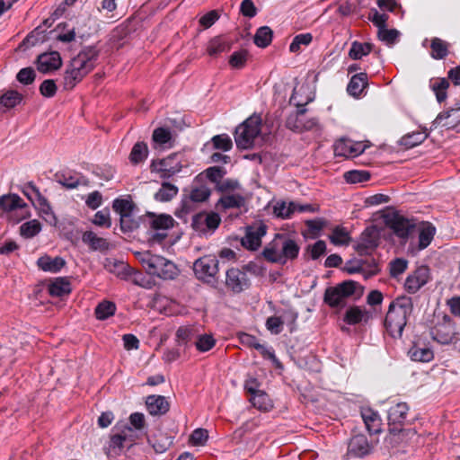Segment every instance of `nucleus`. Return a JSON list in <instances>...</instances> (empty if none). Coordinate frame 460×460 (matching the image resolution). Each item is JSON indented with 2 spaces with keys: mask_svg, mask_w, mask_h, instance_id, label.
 Here are the masks:
<instances>
[{
  "mask_svg": "<svg viewBox=\"0 0 460 460\" xmlns=\"http://www.w3.org/2000/svg\"><path fill=\"white\" fill-rule=\"evenodd\" d=\"M261 132V119L259 117H250L240 124L234 132V140L238 148L249 149L252 147L255 139Z\"/></svg>",
  "mask_w": 460,
  "mask_h": 460,
  "instance_id": "nucleus-7",
  "label": "nucleus"
},
{
  "mask_svg": "<svg viewBox=\"0 0 460 460\" xmlns=\"http://www.w3.org/2000/svg\"><path fill=\"white\" fill-rule=\"evenodd\" d=\"M296 242L286 234H278L263 249L262 255L270 262L286 264L294 261L299 254Z\"/></svg>",
  "mask_w": 460,
  "mask_h": 460,
  "instance_id": "nucleus-3",
  "label": "nucleus"
},
{
  "mask_svg": "<svg viewBox=\"0 0 460 460\" xmlns=\"http://www.w3.org/2000/svg\"><path fill=\"white\" fill-rule=\"evenodd\" d=\"M146 405L151 415H164L170 408L166 398L163 395H148L146 399Z\"/></svg>",
  "mask_w": 460,
  "mask_h": 460,
  "instance_id": "nucleus-24",
  "label": "nucleus"
},
{
  "mask_svg": "<svg viewBox=\"0 0 460 460\" xmlns=\"http://www.w3.org/2000/svg\"><path fill=\"white\" fill-rule=\"evenodd\" d=\"M431 57L435 59H442L447 56V43L441 39L434 38L431 41Z\"/></svg>",
  "mask_w": 460,
  "mask_h": 460,
  "instance_id": "nucleus-51",
  "label": "nucleus"
},
{
  "mask_svg": "<svg viewBox=\"0 0 460 460\" xmlns=\"http://www.w3.org/2000/svg\"><path fill=\"white\" fill-rule=\"evenodd\" d=\"M390 227L401 238H407L415 231V224L403 217L394 216L390 221Z\"/></svg>",
  "mask_w": 460,
  "mask_h": 460,
  "instance_id": "nucleus-21",
  "label": "nucleus"
},
{
  "mask_svg": "<svg viewBox=\"0 0 460 460\" xmlns=\"http://www.w3.org/2000/svg\"><path fill=\"white\" fill-rule=\"evenodd\" d=\"M418 234L419 250L427 248L434 238L436 234L435 226L429 222H422L418 226L415 225V231Z\"/></svg>",
  "mask_w": 460,
  "mask_h": 460,
  "instance_id": "nucleus-23",
  "label": "nucleus"
},
{
  "mask_svg": "<svg viewBox=\"0 0 460 460\" xmlns=\"http://www.w3.org/2000/svg\"><path fill=\"white\" fill-rule=\"evenodd\" d=\"M412 310V300L409 296L398 297L390 304L385 319V326L392 337L400 338L402 336Z\"/></svg>",
  "mask_w": 460,
  "mask_h": 460,
  "instance_id": "nucleus-2",
  "label": "nucleus"
},
{
  "mask_svg": "<svg viewBox=\"0 0 460 460\" xmlns=\"http://www.w3.org/2000/svg\"><path fill=\"white\" fill-rule=\"evenodd\" d=\"M266 229V226L263 224L248 226L245 235L242 238V245L249 250H257L261 246V238L265 235Z\"/></svg>",
  "mask_w": 460,
  "mask_h": 460,
  "instance_id": "nucleus-14",
  "label": "nucleus"
},
{
  "mask_svg": "<svg viewBox=\"0 0 460 460\" xmlns=\"http://www.w3.org/2000/svg\"><path fill=\"white\" fill-rule=\"evenodd\" d=\"M98 53L94 48L81 50L70 62L64 75V88L73 89L94 67Z\"/></svg>",
  "mask_w": 460,
  "mask_h": 460,
  "instance_id": "nucleus-1",
  "label": "nucleus"
},
{
  "mask_svg": "<svg viewBox=\"0 0 460 460\" xmlns=\"http://www.w3.org/2000/svg\"><path fill=\"white\" fill-rule=\"evenodd\" d=\"M334 154L336 156L354 157L352 140L340 139L334 144Z\"/></svg>",
  "mask_w": 460,
  "mask_h": 460,
  "instance_id": "nucleus-50",
  "label": "nucleus"
},
{
  "mask_svg": "<svg viewBox=\"0 0 460 460\" xmlns=\"http://www.w3.org/2000/svg\"><path fill=\"white\" fill-rule=\"evenodd\" d=\"M224 208H239L244 205V198L240 194H226L219 199Z\"/></svg>",
  "mask_w": 460,
  "mask_h": 460,
  "instance_id": "nucleus-49",
  "label": "nucleus"
},
{
  "mask_svg": "<svg viewBox=\"0 0 460 460\" xmlns=\"http://www.w3.org/2000/svg\"><path fill=\"white\" fill-rule=\"evenodd\" d=\"M214 148L224 152L229 151L233 147V142L226 134L217 135L211 139Z\"/></svg>",
  "mask_w": 460,
  "mask_h": 460,
  "instance_id": "nucleus-55",
  "label": "nucleus"
},
{
  "mask_svg": "<svg viewBox=\"0 0 460 460\" xmlns=\"http://www.w3.org/2000/svg\"><path fill=\"white\" fill-rule=\"evenodd\" d=\"M371 317V314L366 309H362L359 306L349 307L345 315L344 321L350 325H354L359 323H367Z\"/></svg>",
  "mask_w": 460,
  "mask_h": 460,
  "instance_id": "nucleus-29",
  "label": "nucleus"
},
{
  "mask_svg": "<svg viewBox=\"0 0 460 460\" xmlns=\"http://www.w3.org/2000/svg\"><path fill=\"white\" fill-rule=\"evenodd\" d=\"M221 222L217 213H199L192 218L193 229L200 234L214 232Z\"/></svg>",
  "mask_w": 460,
  "mask_h": 460,
  "instance_id": "nucleus-11",
  "label": "nucleus"
},
{
  "mask_svg": "<svg viewBox=\"0 0 460 460\" xmlns=\"http://www.w3.org/2000/svg\"><path fill=\"white\" fill-rule=\"evenodd\" d=\"M358 292L362 293L361 286L353 280L343 281L334 288H329L324 293V302L332 307L343 306L346 298Z\"/></svg>",
  "mask_w": 460,
  "mask_h": 460,
  "instance_id": "nucleus-6",
  "label": "nucleus"
},
{
  "mask_svg": "<svg viewBox=\"0 0 460 460\" xmlns=\"http://www.w3.org/2000/svg\"><path fill=\"white\" fill-rule=\"evenodd\" d=\"M239 340L243 345L250 348H254L257 350H259L263 357L271 359L273 362L278 361L274 350L271 348L269 349L264 345L261 344L254 336L245 332H242L239 334Z\"/></svg>",
  "mask_w": 460,
  "mask_h": 460,
  "instance_id": "nucleus-22",
  "label": "nucleus"
},
{
  "mask_svg": "<svg viewBox=\"0 0 460 460\" xmlns=\"http://www.w3.org/2000/svg\"><path fill=\"white\" fill-rule=\"evenodd\" d=\"M22 99V96L18 92L13 90L7 91L0 97V111L4 112L13 108L21 102Z\"/></svg>",
  "mask_w": 460,
  "mask_h": 460,
  "instance_id": "nucleus-38",
  "label": "nucleus"
},
{
  "mask_svg": "<svg viewBox=\"0 0 460 460\" xmlns=\"http://www.w3.org/2000/svg\"><path fill=\"white\" fill-rule=\"evenodd\" d=\"M182 169L180 155L177 154L170 155L169 156L153 161L151 164V171L159 173L163 179H169L176 173L180 172Z\"/></svg>",
  "mask_w": 460,
  "mask_h": 460,
  "instance_id": "nucleus-10",
  "label": "nucleus"
},
{
  "mask_svg": "<svg viewBox=\"0 0 460 460\" xmlns=\"http://www.w3.org/2000/svg\"><path fill=\"white\" fill-rule=\"evenodd\" d=\"M429 87L433 91L436 95L437 101L438 102H444L447 95V90L449 87V82L446 78H435L431 79L429 83Z\"/></svg>",
  "mask_w": 460,
  "mask_h": 460,
  "instance_id": "nucleus-37",
  "label": "nucleus"
},
{
  "mask_svg": "<svg viewBox=\"0 0 460 460\" xmlns=\"http://www.w3.org/2000/svg\"><path fill=\"white\" fill-rule=\"evenodd\" d=\"M112 208L120 216V226L123 231H130L133 226L130 223V217L133 210V204L127 199H116Z\"/></svg>",
  "mask_w": 460,
  "mask_h": 460,
  "instance_id": "nucleus-16",
  "label": "nucleus"
},
{
  "mask_svg": "<svg viewBox=\"0 0 460 460\" xmlns=\"http://www.w3.org/2000/svg\"><path fill=\"white\" fill-rule=\"evenodd\" d=\"M153 142L163 148L172 146V136L169 128H157L154 130L152 136Z\"/></svg>",
  "mask_w": 460,
  "mask_h": 460,
  "instance_id": "nucleus-33",
  "label": "nucleus"
},
{
  "mask_svg": "<svg viewBox=\"0 0 460 460\" xmlns=\"http://www.w3.org/2000/svg\"><path fill=\"white\" fill-rule=\"evenodd\" d=\"M305 112V109L299 108L296 114L289 115L286 121L287 128L295 132H302V123Z\"/></svg>",
  "mask_w": 460,
  "mask_h": 460,
  "instance_id": "nucleus-47",
  "label": "nucleus"
},
{
  "mask_svg": "<svg viewBox=\"0 0 460 460\" xmlns=\"http://www.w3.org/2000/svg\"><path fill=\"white\" fill-rule=\"evenodd\" d=\"M371 452V446L363 434L353 436L348 446V454L355 457H364Z\"/></svg>",
  "mask_w": 460,
  "mask_h": 460,
  "instance_id": "nucleus-19",
  "label": "nucleus"
},
{
  "mask_svg": "<svg viewBox=\"0 0 460 460\" xmlns=\"http://www.w3.org/2000/svg\"><path fill=\"white\" fill-rule=\"evenodd\" d=\"M0 209L4 212L20 211L22 217L29 216L28 206L17 194H7L0 197Z\"/></svg>",
  "mask_w": 460,
  "mask_h": 460,
  "instance_id": "nucleus-13",
  "label": "nucleus"
},
{
  "mask_svg": "<svg viewBox=\"0 0 460 460\" xmlns=\"http://www.w3.org/2000/svg\"><path fill=\"white\" fill-rule=\"evenodd\" d=\"M460 124V105L438 114L432 122L433 128H454Z\"/></svg>",
  "mask_w": 460,
  "mask_h": 460,
  "instance_id": "nucleus-15",
  "label": "nucleus"
},
{
  "mask_svg": "<svg viewBox=\"0 0 460 460\" xmlns=\"http://www.w3.org/2000/svg\"><path fill=\"white\" fill-rule=\"evenodd\" d=\"M70 292V283L66 279L58 278L49 285V293L52 296L60 297Z\"/></svg>",
  "mask_w": 460,
  "mask_h": 460,
  "instance_id": "nucleus-39",
  "label": "nucleus"
},
{
  "mask_svg": "<svg viewBox=\"0 0 460 460\" xmlns=\"http://www.w3.org/2000/svg\"><path fill=\"white\" fill-rule=\"evenodd\" d=\"M313 36L311 33H302L296 35L289 45L290 52L296 53L301 49V46H307L312 42Z\"/></svg>",
  "mask_w": 460,
  "mask_h": 460,
  "instance_id": "nucleus-54",
  "label": "nucleus"
},
{
  "mask_svg": "<svg viewBox=\"0 0 460 460\" xmlns=\"http://www.w3.org/2000/svg\"><path fill=\"white\" fill-rule=\"evenodd\" d=\"M137 259L146 273L163 279H173L179 274L177 266L170 260L149 251L138 252Z\"/></svg>",
  "mask_w": 460,
  "mask_h": 460,
  "instance_id": "nucleus-4",
  "label": "nucleus"
},
{
  "mask_svg": "<svg viewBox=\"0 0 460 460\" xmlns=\"http://www.w3.org/2000/svg\"><path fill=\"white\" fill-rule=\"evenodd\" d=\"M372 47L373 45L370 43L354 41L349 49V56L354 60L360 59L371 52Z\"/></svg>",
  "mask_w": 460,
  "mask_h": 460,
  "instance_id": "nucleus-46",
  "label": "nucleus"
},
{
  "mask_svg": "<svg viewBox=\"0 0 460 460\" xmlns=\"http://www.w3.org/2000/svg\"><path fill=\"white\" fill-rule=\"evenodd\" d=\"M377 234L374 229H367L363 232L360 243L358 244L357 250L360 254L367 253L368 250H373L377 246Z\"/></svg>",
  "mask_w": 460,
  "mask_h": 460,
  "instance_id": "nucleus-30",
  "label": "nucleus"
},
{
  "mask_svg": "<svg viewBox=\"0 0 460 460\" xmlns=\"http://www.w3.org/2000/svg\"><path fill=\"white\" fill-rule=\"evenodd\" d=\"M296 210V205L293 202H277L274 206V214L281 218L289 217Z\"/></svg>",
  "mask_w": 460,
  "mask_h": 460,
  "instance_id": "nucleus-53",
  "label": "nucleus"
},
{
  "mask_svg": "<svg viewBox=\"0 0 460 460\" xmlns=\"http://www.w3.org/2000/svg\"><path fill=\"white\" fill-rule=\"evenodd\" d=\"M66 261L61 257L51 258L49 255L41 256L37 261L38 267L43 271L57 273L65 266Z\"/></svg>",
  "mask_w": 460,
  "mask_h": 460,
  "instance_id": "nucleus-27",
  "label": "nucleus"
},
{
  "mask_svg": "<svg viewBox=\"0 0 460 460\" xmlns=\"http://www.w3.org/2000/svg\"><path fill=\"white\" fill-rule=\"evenodd\" d=\"M409 356L411 360L417 362H429L433 359V351L426 347L412 346L409 350Z\"/></svg>",
  "mask_w": 460,
  "mask_h": 460,
  "instance_id": "nucleus-40",
  "label": "nucleus"
},
{
  "mask_svg": "<svg viewBox=\"0 0 460 460\" xmlns=\"http://www.w3.org/2000/svg\"><path fill=\"white\" fill-rule=\"evenodd\" d=\"M367 85V75L366 73H358L354 75L348 86L349 94L357 97L359 96Z\"/></svg>",
  "mask_w": 460,
  "mask_h": 460,
  "instance_id": "nucleus-31",
  "label": "nucleus"
},
{
  "mask_svg": "<svg viewBox=\"0 0 460 460\" xmlns=\"http://www.w3.org/2000/svg\"><path fill=\"white\" fill-rule=\"evenodd\" d=\"M148 155V147L145 142H137L129 154V161L133 164L144 162Z\"/></svg>",
  "mask_w": 460,
  "mask_h": 460,
  "instance_id": "nucleus-42",
  "label": "nucleus"
},
{
  "mask_svg": "<svg viewBox=\"0 0 460 460\" xmlns=\"http://www.w3.org/2000/svg\"><path fill=\"white\" fill-rule=\"evenodd\" d=\"M193 270L199 279L210 283L218 272V260L215 255L203 256L194 262Z\"/></svg>",
  "mask_w": 460,
  "mask_h": 460,
  "instance_id": "nucleus-8",
  "label": "nucleus"
},
{
  "mask_svg": "<svg viewBox=\"0 0 460 460\" xmlns=\"http://www.w3.org/2000/svg\"><path fill=\"white\" fill-rule=\"evenodd\" d=\"M174 219L169 215H160L151 221V227L156 231L153 240L161 243L166 236V231L173 226Z\"/></svg>",
  "mask_w": 460,
  "mask_h": 460,
  "instance_id": "nucleus-18",
  "label": "nucleus"
},
{
  "mask_svg": "<svg viewBox=\"0 0 460 460\" xmlns=\"http://www.w3.org/2000/svg\"><path fill=\"white\" fill-rule=\"evenodd\" d=\"M272 36L273 31L270 27H260L254 35V43L260 48H266L270 44Z\"/></svg>",
  "mask_w": 460,
  "mask_h": 460,
  "instance_id": "nucleus-44",
  "label": "nucleus"
},
{
  "mask_svg": "<svg viewBox=\"0 0 460 460\" xmlns=\"http://www.w3.org/2000/svg\"><path fill=\"white\" fill-rule=\"evenodd\" d=\"M428 137L429 133L426 131L411 132L403 136L400 139V144L405 148H412L421 144Z\"/></svg>",
  "mask_w": 460,
  "mask_h": 460,
  "instance_id": "nucleus-41",
  "label": "nucleus"
},
{
  "mask_svg": "<svg viewBox=\"0 0 460 460\" xmlns=\"http://www.w3.org/2000/svg\"><path fill=\"white\" fill-rule=\"evenodd\" d=\"M39 209L40 217L50 226H56L58 218L55 216L49 201L42 196L33 204Z\"/></svg>",
  "mask_w": 460,
  "mask_h": 460,
  "instance_id": "nucleus-32",
  "label": "nucleus"
},
{
  "mask_svg": "<svg viewBox=\"0 0 460 460\" xmlns=\"http://www.w3.org/2000/svg\"><path fill=\"white\" fill-rule=\"evenodd\" d=\"M400 32L395 29L382 28L377 31L378 39L386 45H393L398 39Z\"/></svg>",
  "mask_w": 460,
  "mask_h": 460,
  "instance_id": "nucleus-58",
  "label": "nucleus"
},
{
  "mask_svg": "<svg viewBox=\"0 0 460 460\" xmlns=\"http://www.w3.org/2000/svg\"><path fill=\"white\" fill-rule=\"evenodd\" d=\"M229 49V45L223 38L215 37L208 43L207 52L211 57H217L223 52L228 51Z\"/></svg>",
  "mask_w": 460,
  "mask_h": 460,
  "instance_id": "nucleus-43",
  "label": "nucleus"
},
{
  "mask_svg": "<svg viewBox=\"0 0 460 460\" xmlns=\"http://www.w3.org/2000/svg\"><path fill=\"white\" fill-rule=\"evenodd\" d=\"M247 56L248 52L245 49L234 52L229 58L230 66L234 68H243L245 66Z\"/></svg>",
  "mask_w": 460,
  "mask_h": 460,
  "instance_id": "nucleus-61",
  "label": "nucleus"
},
{
  "mask_svg": "<svg viewBox=\"0 0 460 460\" xmlns=\"http://www.w3.org/2000/svg\"><path fill=\"white\" fill-rule=\"evenodd\" d=\"M409 406L406 402H397L388 410L389 432L395 441H403L405 438L414 437V429H402L397 427L404 424L407 419Z\"/></svg>",
  "mask_w": 460,
  "mask_h": 460,
  "instance_id": "nucleus-5",
  "label": "nucleus"
},
{
  "mask_svg": "<svg viewBox=\"0 0 460 460\" xmlns=\"http://www.w3.org/2000/svg\"><path fill=\"white\" fill-rule=\"evenodd\" d=\"M40 230L41 225L36 219L25 222L20 226V234L25 238L34 237L40 232Z\"/></svg>",
  "mask_w": 460,
  "mask_h": 460,
  "instance_id": "nucleus-52",
  "label": "nucleus"
},
{
  "mask_svg": "<svg viewBox=\"0 0 460 460\" xmlns=\"http://www.w3.org/2000/svg\"><path fill=\"white\" fill-rule=\"evenodd\" d=\"M211 191L205 185L193 187L190 193V199L194 202H203L208 199Z\"/></svg>",
  "mask_w": 460,
  "mask_h": 460,
  "instance_id": "nucleus-57",
  "label": "nucleus"
},
{
  "mask_svg": "<svg viewBox=\"0 0 460 460\" xmlns=\"http://www.w3.org/2000/svg\"><path fill=\"white\" fill-rule=\"evenodd\" d=\"M103 266L109 272L122 279H126L133 273V270L126 262L114 258H106Z\"/></svg>",
  "mask_w": 460,
  "mask_h": 460,
  "instance_id": "nucleus-25",
  "label": "nucleus"
},
{
  "mask_svg": "<svg viewBox=\"0 0 460 460\" xmlns=\"http://www.w3.org/2000/svg\"><path fill=\"white\" fill-rule=\"evenodd\" d=\"M197 332L192 326H181L176 332V337L179 342L186 343L190 341Z\"/></svg>",
  "mask_w": 460,
  "mask_h": 460,
  "instance_id": "nucleus-64",
  "label": "nucleus"
},
{
  "mask_svg": "<svg viewBox=\"0 0 460 460\" xmlns=\"http://www.w3.org/2000/svg\"><path fill=\"white\" fill-rule=\"evenodd\" d=\"M250 402L254 407L261 411H269L272 408V403L270 397L262 390L251 395Z\"/></svg>",
  "mask_w": 460,
  "mask_h": 460,
  "instance_id": "nucleus-45",
  "label": "nucleus"
},
{
  "mask_svg": "<svg viewBox=\"0 0 460 460\" xmlns=\"http://www.w3.org/2000/svg\"><path fill=\"white\" fill-rule=\"evenodd\" d=\"M62 65L60 55L57 51L43 53L38 57V69L41 73H49L58 69Z\"/></svg>",
  "mask_w": 460,
  "mask_h": 460,
  "instance_id": "nucleus-20",
  "label": "nucleus"
},
{
  "mask_svg": "<svg viewBox=\"0 0 460 460\" xmlns=\"http://www.w3.org/2000/svg\"><path fill=\"white\" fill-rule=\"evenodd\" d=\"M208 438V432L205 429H196L190 437V443L192 446H203Z\"/></svg>",
  "mask_w": 460,
  "mask_h": 460,
  "instance_id": "nucleus-63",
  "label": "nucleus"
},
{
  "mask_svg": "<svg viewBox=\"0 0 460 460\" xmlns=\"http://www.w3.org/2000/svg\"><path fill=\"white\" fill-rule=\"evenodd\" d=\"M430 335L440 344L451 343L456 336L455 323L448 315H444L442 320L430 329Z\"/></svg>",
  "mask_w": 460,
  "mask_h": 460,
  "instance_id": "nucleus-9",
  "label": "nucleus"
},
{
  "mask_svg": "<svg viewBox=\"0 0 460 460\" xmlns=\"http://www.w3.org/2000/svg\"><path fill=\"white\" fill-rule=\"evenodd\" d=\"M116 305L111 301H102L95 308V315L99 320H105L115 314Z\"/></svg>",
  "mask_w": 460,
  "mask_h": 460,
  "instance_id": "nucleus-48",
  "label": "nucleus"
},
{
  "mask_svg": "<svg viewBox=\"0 0 460 460\" xmlns=\"http://www.w3.org/2000/svg\"><path fill=\"white\" fill-rule=\"evenodd\" d=\"M57 181L66 189H75L79 185L78 177L71 174H56Z\"/></svg>",
  "mask_w": 460,
  "mask_h": 460,
  "instance_id": "nucleus-62",
  "label": "nucleus"
},
{
  "mask_svg": "<svg viewBox=\"0 0 460 460\" xmlns=\"http://www.w3.org/2000/svg\"><path fill=\"white\" fill-rule=\"evenodd\" d=\"M429 274L427 267L418 268L405 280L404 287L409 293H416L429 280Z\"/></svg>",
  "mask_w": 460,
  "mask_h": 460,
  "instance_id": "nucleus-17",
  "label": "nucleus"
},
{
  "mask_svg": "<svg viewBox=\"0 0 460 460\" xmlns=\"http://www.w3.org/2000/svg\"><path fill=\"white\" fill-rule=\"evenodd\" d=\"M329 238L335 245L348 244L349 242V233L343 227L334 228Z\"/></svg>",
  "mask_w": 460,
  "mask_h": 460,
  "instance_id": "nucleus-56",
  "label": "nucleus"
},
{
  "mask_svg": "<svg viewBox=\"0 0 460 460\" xmlns=\"http://www.w3.org/2000/svg\"><path fill=\"white\" fill-rule=\"evenodd\" d=\"M128 443L125 441L119 432L111 437L109 446L107 447V455L116 456L120 455L125 448H128Z\"/></svg>",
  "mask_w": 460,
  "mask_h": 460,
  "instance_id": "nucleus-35",
  "label": "nucleus"
},
{
  "mask_svg": "<svg viewBox=\"0 0 460 460\" xmlns=\"http://www.w3.org/2000/svg\"><path fill=\"white\" fill-rule=\"evenodd\" d=\"M366 429L370 434H377L381 431L382 420L377 411L371 408H362L360 411Z\"/></svg>",
  "mask_w": 460,
  "mask_h": 460,
  "instance_id": "nucleus-26",
  "label": "nucleus"
},
{
  "mask_svg": "<svg viewBox=\"0 0 460 460\" xmlns=\"http://www.w3.org/2000/svg\"><path fill=\"white\" fill-rule=\"evenodd\" d=\"M178 191L177 186L170 182H163L161 188L155 194V199L160 202H168L178 194Z\"/></svg>",
  "mask_w": 460,
  "mask_h": 460,
  "instance_id": "nucleus-36",
  "label": "nucleus"
},
{
  "mask_svg": "<svg viewBox=\"0 0 460 460\" xmlns=\"http://www.w3.org/2000/svg\"><path fill=\"white\" fill-rule=\"evenodd\" d=\"M82 241L89 246L93 251H107L110 248L108 241L102 237H99L93 231H86L82 235Z\"/></svg>",
  "mask_w": 460,
  "mask_h": 460,
  "instance_id": "nucleus-28",
  "label": "nucleus"
},
{
  "mask_svg": "<svg viewBox=\"0 0 460 460\" xmlns=\"http://www.w3.org/2000/svg\"><path fill=\"white\" fill-rule=\"evenodd\" d=\"M226 285L234 293H241L250 286V279L243 270L231 268L226 274Z\"/></svg>",
  "mask_w": 460,
  "mask_h": 460,
  "instance_id": "nucleus-12",
  "label": "nucleus"
},
{
  "mask_svg": "<svg viewBox=\"0 0 460 460\" xmlns=\"http://www.w3.org/2000/svg\"><path fill=\"white\" fill-rule=\"evenodd\" d=\"M370 174L366 171H349L344 173V179L349 183H359L369 180Z\"/></svg>",
  "mask_w": 460,
  "mask_h": 460,
  "instance_id": "nucleus-60",
  "label": "nucleus"
},
{
  "mask_svg": "<svg viewBox=\"0 0 460 460\" xmlns=\"http://www.w3.org/2000/svg\"><path fill=\"white\" fill-rule=\"evenodd\" d=\"M52 24V22H50L49 19H46L42 25L38 26L35 28L23 40V44H27L28 46H35L36 44L40 42H43L46 39L45 35V30L44 27H50Z\"/></svg>",
  "mask_w": 460,
  "mask_h": 460,
  "instance_id": "nucleus-34",
  "label": "nucleus"
},
{
  "mask_svg": "<svg viewBox=\"0 0 460 460\" xmlns=\"http://www.w3.org/2000/svg\"><path fill=\"white\" fill-rule=\"evenodd\" d=\"M216 345V340L212 335L202 334L198 337L195 342L197 349L200 352H207Z\"/></svg>",
  "mask_w": 460,
  "mask_h": 460,
  "instance_id": "nucleus-59",
  "label": "nucleus"
}]
</instances>
